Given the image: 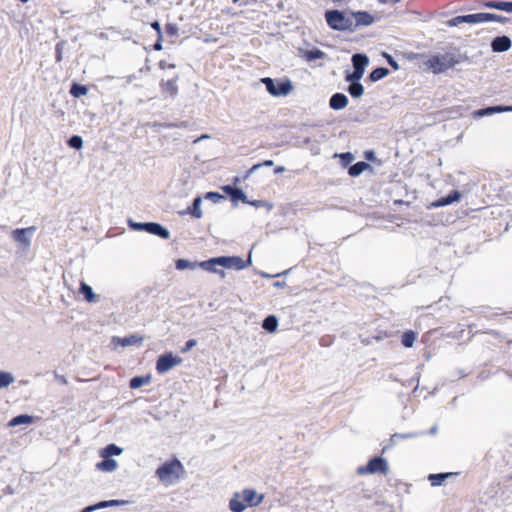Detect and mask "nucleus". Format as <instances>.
Listing matches in <instances>:
<instances>
[{
  "label": "nucleus",
  "mask_w": 512,
  "mask_h": 512,
  "mask_svg": "<svg viewBox=\"0 0 512 512\" xmlns=\"http://www.w3.org/2000/svg\"><path fill=\"white\" fill-rule=\"evenodd\" d=\"M154 50L160 51L162 49V35L158 36L156 42L153 45Z\"/></svg>",
  "instance_id": "obj_57"
},
{
  "label": "nucleus",
  "mask_w": 512,
  "mask_h": 512,
  "mask_svg": "<svg viewBox=\"0 0 512 512\" xmlns=\"http://www.w3.org/2000/svg\"><path fill=\"white\" fill-rule=\"evenodd\" d=\"M273 161L272 160H265L264 162L262 163H258V164H255L253 165L247 172L246 174L244 175V179H247L252 173H254L255 171H257L259 168L263 167V166H267V167H270V166H273Z\"/></svg>",
  "instance_id": "obj_44"
},
{
  "label": "nucleus",
  "mask_w": 512,
  "mask_h": 512,
  "mask_svg": "<svg viewBox=\"0 0 512 512\" xmlns=\"http://www.w3.org/2000/svg\"><path fill=\"white\" fill-rule=\"evenodd\" d=\"M35 231V227L31 226L28 228H18L12 231V238L24 245L29 247L31 244V237Z\"/></svg>",
  "instance_id": "obj_10"
},
{
  "label": "nucleus",
  "mask_w": 512,
  "mask_h": 512,
  "mask_svg": "<svg viewBox=\"0 0 512 512\" xmlns=\"http://www.w3.org/2000/svg\"><path fill=\"white\" fill-rule=\"evenodd\" d=\"M260 82L265 85L267 92L274 97L286 96L293 88L290 80L278 81L270 77H264L260 79Z\"/></svg>",
  "instance_id": "obj_4"
},
{
  "label": "nucleus",
  "mask_w": 512,
  "mask_h": 512,
  "mask_svg": "<svg viewBox=\"0 0 512 512\" xmlns=\"http://www.w3.org/2000/svg\"><path fill=\"white\" fill-rule=\"evenodd\" d=\"M455 475H457V473H451V472L429 474L428 480L430 481V484L432 486L436 487V486L442 485L446 479H448L452 476H455Z\"/></svg>",
  "instance_id": "obj_24"
},
{
  "label": "nucleus",
  "mask_w": 512,
  "mask_h": 512,
  "mask_svg": "<svg viewBox=\"0 0 512 512\" xmlns=\"http://www.w3.org/2000/svg\"><path fill=\"white\" fill-rule=\"evenodd\" d=\"M471 20H472V24L489 22V21L499 22V23H503V24L509 22V18H507L505 16L494 14V13H486V12L471 14Z\"/></svg>",
  "instance_id": "obj_9"
},
{
  "label": "nucleus",
  "mask_w": 512,
  "mask_h": 512,
  "mask_svg": "<svg viewBox=\"0 0 512 512\" xmlns=\"http://www.w3.org/2000/svg\"><path fill=\"white\" fill-rule=\"evenodd\" d=\"M273 286L277 287V288H283L286 286V282L285 281H276L273 283Z\"/></svg>",
  "instance_id": "obj_61"
},
{
  "label": "nucleus",
  "mask_w": 512,
  "mask_h": 512,
  "mask_svg": "<svg viewBox=\"0 0 512 512\" xmlns=\"http://www.w3.org/2000/svg\"><path fill=\"white\" fill-rule=\"evenodd\" d=\"M88 93V88L85 85L73 83L70 88V94L75 98L85 96Z\"/></svg>",
  "instance_id": "obj_39"
},
{
  "label": "nucleus",
  "mask_w": 512,
  "mask_h": 512,
  "mask_svg": "<svg viewBox=\"0 0 512 512\" xmlns=\"http://www.w3.org/2000/svg\"><path fill=\"white\" fill-rule=\"evenodd\" d=\"M462 23L472 24L471 14L456 16L446 22L449 27H456Z\"/></svg>",
  "instance_id": "obj_33"
},
{
  "label": "nucleus",
  "mask_w": 512,
  "mask_h": 512,
  "mask_svg": "<svg viewBox=\"0 0 512 512\" xmlns=\"http://www.w3.org/2000/svg\"><path fill=\"white\" fill-rule=\"evenodd\" d=\"M201 201L202 199L200 196L195 197L192 202V206L189 207L185 213L190 214L191 216L197 219L201 218L203 215L200 209Z\"/></svg>",
  "instance_id": "obj_29"
},
{
  "label": "nucleus",
  "mask_w": 512,
  "mask_h": 512,
  "mask_svg": "<svg viewBox=\"0 0 512 512\" xmlns=\"http://www.w3.org/2000/svg\"><path fill=\"white\" fill-rule=\"evenodd\" d=\"M363 72L359 70H353L352 73L347 72L345 75V80L349 83L360 82V79L363 77Z\"/></svg>",
  "instance_id": "obj_43"
},
{
  "label": "nucleus",
  "mask_w": 512,
  "mask_h": 512,
  "mask_svg": "<svg viewBox=\"0 0 512 512\" xmlns=\"http://www.w3.org/2000/svg\"><path fill=\"white\" fill-rule=\"evenodd\" d=\"M145 232L165 240L170 237L169 230L157 222H146Z\"/></svg>",
  "instance_id": "obj_12"
},
{
  "label": "nucleus",
  "mask_w": 512,
  "mask_h": 512,
  "mask_svg": "<svg viewBox=\"0 0 512 512\" xmlns=\"http://www.w3.org/2000/svg\"><path fill=\"white\" fill-rule=\"evenodd\" d=\"M159 68L160 69H174L175 68V64H172V63H167L165 60H161L159 62Z\"/></svg>",
  "instance_id": "obj_54"
},
{
  "label": "nucleus",
  "mask_w": 512,
  "mask_h": 512,
  "mask_svg": "<svg viewBox=\"0 0 512 512\" xmlns=\"http://www.w3.org/2000/svg\"><path fill=\"white\" fill-rule=\"evenodd\" d=\"M353 69L365 72V68L369 63V58L366 54L356 53L351 58Z\"/></svg>",
  "instance_id": "obj_22"
},
{
  "label": "nucleus",
  "mask_w": 512,
  "mask_h": 512,
  "mask_svg": "<svg viewBox=\"0 0 512 512\" xmlns=\"http://www.w3.org/2000/svg\"><path fill=\"white\" fill-rule=\"evenodd\" d=\"M353 32L358 27L370 26L375 22V17L367 11H351Z\"/></svg>",
  "instance_id": "obj_8"
},
{
  "label": "nucleus",
  "mask_w": 512,
  "mask_h": 512,
  "mask_svg": "<svg viewBox=\"0 0 512 512\" xmlns=\"http://www.w3.org/2000/svg\"><path fill=\"white\" fill-rule=\"evenodd\" d=\"M79 292L83 295L84 299L89 303L94 302L97 298L96 294L93 292L92 287L83 281L80 283Z\"/></svg>",
  "instance_id": "obj_27"
},
{
  "label": "nucleus",
  "mask_w": 512,
  "mask_h": 512,
  "mask_svg": "<svg viewBox=\"0 0 512 512\" xmlns=\"http://www.w3.org/2000/svg\"><path fill=\"white\" fill-rule=\"evenodd\" d=\"M352 14L333 9L325 12V20L329 28L335 31L353 32Z\"/></svg>",
  "instance_id": "obj_1"
},
{
  "label": "nucleus",
  "mask_w": 512,
  "mask_h": 512,
  "mask_svg": "<svg viewBox=\"0 0 512 512\" xmlns=\"http://www.w3.org/2000/svg\"><path fill=\"white\" fill-rule=\"evenodd\" d=\"M98 509H99L98 503H96V504L89 505V506L85 507L81 512H93Z\"/></svg>",
  "instance_id": "obj_58"
},
{
  "label": "nucleus",
  "mask_w": 512,
  "mask_h": 512,
  "mask_svg": "<svg viewBox=\"0 0 512 512\" xmlns=\"http://www.w3.org/2000/svg\"><path fill=\"white\" fill-rule=\"evenodd\" d=\"M205 199L212 201L213 203H219L221 200H225V196L218 192H207Z\"/></svg>",
  "instance_id": "obj_46"
},
{
  "label": "nucleus",
  "mask_w": 512,
  "mask_h": 512,
  "mask_svg": "<svg viewBox=\"0 0 512 512\" xmlns=\"http://www.w3.org/2000/svg\"><path fill=\"white\" fill-rule=\"evenodd\" d=\"M337 156L340 158V163L343 167H347L354 160V155L351 152H344Z\"/></svg>",
  "instance_id": "obj_45"
},
{
  "label": "nucleus",
  "mask_w": 512,
  "mask_h": 512,
  "mask_svg": "<svg viewBox=\"0 0 512 512\" xmlns=\"http://www.w3.org/2000/svg\"><path fill=\"white\" fill-rule=\"evenodd\" d=\"M506 112V109L503 108V105L489 106L482 109H478L473 111L472 116L474 118H482L486 116H491L495 113Z\"/></svg>",
  "instance_id": "obj_20"
},
{
  "label": "nucleus",
  "mask_w": 512,
  "mask_h": 512,
  "mask_svg": "<svg viewBox=\"0 0 512 512\" xmlns=\"http://www.w3.org/2000/svg\"><path fill=\"white\" fill-rule=\"evenodd\" d=\"M179 472H183V465L177 458H174L164 462L155 473L163 483H173L179 478Z\"/></svg>",
  "instance_id": "obj_3"
},
{
  "label": "nucleus",
  "mask_w": 512,
  "mask_h": 512,
  "mask_svg": "<svg viewBox=\"0 0 512 512\" xmlns=\"http://www.w3.org/2000/svg\"><path fill=\"white\" fill-rule=\"evenodd\" d=\"M165 31L170 36H177V34H178V27H177L176 24L168 23L165 26Z\"/></svg>",
  "instance_id": "obj_50"
},
{
  "label": "nucleus",
  "mask_w": 512,
  "mask_h": 512,
  "mask_svg": "<svg viewBox=\"0 0 512 512\" xmlns=\"http://www.w3.org/2000/svg\"><path fill=\"white\" fill-rule=\"evenodd\" d=\"M242 497L245 504H248L249 506L259 505L264 498L263 495H257L256 491L253 489H244L242 492Z\"/></svg>",
  "instance_id": "obj_19"
},
{
  "label": "nucleus",
  "mask_w": 512,
  "mask_h": 512,
  "mask_svg": "<svg viewBox=\"0 0 512 512\" xmlns=\"http://www.w3.org/2000/svg\"><path fill=\"white\" fill-rule=\"evenodd\" d=\"M220 266L226 269L242 270L251 265V254L246 260L240 256H219Z\"/></svg>",
  "instance_id": "obj_7"
},
{
  "label": "nucleus",
  "mask_w": 512,
  "mask_h": 512,
  "mask_svg": "<svg viewBox=\"0 0 512 512\" xmlns=\"http://www.w3.org/2000/svg\"><path fill=\"white\" fill-rule=\"evenodd\" d=\"M123 449L116 444H108L102 451V457L111 458V456H118L122 453Z\"/></svg>",
  "instance_id": "obj_32"
},
{
  "label": "nucleus",
  "mask_w": 512,
  "mask_h": 512,
  "mask_svg": "<svg viewBox=\"0 0 512 512\" xmlns=\"http://www.w3.org/2000/svg\"><path fill=\"white\" fill-rule=\"evenodd\" d=\"M482 6L489 9H496L512 13V2L491 0L483 2Z\"/></svg>",
  "instance_id": "obj_21"
},
{
  "label": "nucleus",
  "mask_w": 512,
  "mask_h": 512,
  "mask_svg": "<svg viewBox=\"0 0 512 512\" xmlns=\"http://www.w3.org/2000/svg\"><path fill=\"white\" fill-rule=\"evenodd\" d=\"M364 157L368 161L377 162L378 164H381L380 160L377 159L375 152L373 150H366L364 152Z\"/></svg>",
  "instance_id": "obj_51"
},
{
  "label": "nucleus",
  "mask_w": 512,
  "mask_h": 512,
  "mask_svg": "<svg viewBox=\"0 0 512 512\" xmlns=\"http://www.w3.org/2000/svg\"><path fill=\"white\" fill-rule=\"evenodd\" d=\"M143 341V338L137 336L135 334L127 336V337H113L112 342L115 345H120L122 347L132 346V345H140Z\"/></svg>",
  "instance_id": "obj_18"
},
{
  "label": "nucleus",
  "mask_w": 512,
  "mask_h": 512,
  "mask_svg": "<svg viewBox=\"0 0 512 512\" xmlns=\"http://www.w3.org/2000/svg\"><path fill=\"white\" fill-rule=\"evenodd\" d=\"M278 319L274 315L267 316L262 322V328L269 333H273L277 330Z\"/></svg>",
  "instance_id": "obj_30"
},
{
  "label": "nucleus",
  "mask_w": 512,
  "mask_h": 512,
  "mask_svg": "<svg viewBox=\"0 0 512 512\" xmlns=\"http://www.w3.org/2000/svg\"><path fill=\"white\" fill-rule=\"evenodd\" d=\"M199 262L197 261H189L187 259H178L175 261V267L178 270L191 269L194 270L198 268Z\"/></svg>",
  "instance_id": "obj_37"
},
{
  "label": "nucleus",
  "mask_w": 512,
  "mask_h": 512,
  "mask_svg": "<svg viewBox=\"0 0 512 512\" xmlns=\"http://www.w3.org/2000/svg\"><path fill=\"white\" fill-rule=\"evenodd\" d=\"M128 226L134 231H145L146 222H135L129 219Z\"/></svg>",
  "instance_id": "obj_47"
},
{
  "label": "nucleus",
  "mask_w": 512,
  "mask_h": 512,
  "mask_svg": "<svg viewBox=\"0 0 512 512\" xmlns=\"http://www.w3.org/2000/svg\"><path fill=\"white\" fill-rule=\"evenodd\" d=\"M96 467L100 471L113 472L117 468V462L108 457H103V460L96 464Z\"/></svg>",
  "instance_id": "obj_25"
},
{
  "label": "nucleus",
  "mask_w": 512,
  "mask_h": 512,
  "mask_svg": "<svg viewBox=\"0 0 512 512\" xmlns=\"http://www.w3.org/2000/svg\"><path fill=\"white\" fill-rule=\"evenodd\" d=\"M389 74V69L386 67H377L369 74V79L372 82H377Z\"/></svg>",
  "instance_id": "obj_34"
},
{
  "label": "nucleus",
  "mask_w": 512,
  "mask_h": 512,
  "mask_svg": "<svg viewBox=\"0 0 512 512\" xmlns=\"http://www.w3.org/2000/svg\"><path fill=\"white\" fill-rule=\"evenodd\" d=\"M229 508L232 512H243L246 508L244 500H240L239 494H235L229 501Z\"/></svg>",
  "instance_id": "obj_28"
},
{
  "label": "nucleus",
  "mask_w": 512,
  "mask_h": 512,
  "mask_svg": "<svg viewBox=\"0 0 512 512\" xmlns=\"http://www.w3.org/2000/svg\"><path fill=\"white\" fill-rule=\"evenodd\" d=\"M67 144L69 147L79 150L83 146V139L79 135H73L67 140Z\"/></svg>",
  "instance_id": "obj_41"
},
{
  "label": "nucleus",
  "mask_w": 512,
  "mask_h": 512,
  "mask_svg": "<svg viewBox=\"0 0 512 512\" xmlns=\"http://www.w3.org/2000/svg\"><path fill=\"white\" fill-rule=\"evenodd\" d=\"M196 344H197V341L195 339H189L185 343V346L181 349V352L186 353V352L190 351L194 346H196Z\"/></svg>",
  "instance_id": "obj_53"
},
{
  "label": "nucleus",
  "mask_w": 512,
  "mask_h": 512,
  "mask_svg": "<svg viewBox=\"0 0 512 512\" xmlns=\"http://www.w3.org/2000/svg\"><path fill=\"white\" fill-rule=\"evenodd\" d=\"M461 198V193L458 190H453L446 196H443L432 203L433 207H444L450 205L454 202L459 201Z\"/></svg>",
  "instance_id": "obj_15"
},
{
  "label": "nucleus",
  "mask_w": 512,
  "mask_h": 512,
  "mask_svg": "<svg viewBox=\"0 0 512 512\" xmlns=\"http://www.w3.org/2000/svg\"><path fill=\"white\" fill-rule=\"evenodd\" d=\"M151 375L135 376L130 379L129 386L131 389H138L144 385H148L151 382Z\"/></svg>",
  "instance_id": "obj_26"
},
{
  "label": "nucleus",
  "mask_w": 512,
  "mask_h": 512,
  "mask_svg": "<svg viewBox=\"0 0 512 512\" xmlns=\"http://www.w3.org/2000/svg\"><path fill=\"white\" fill-rule=\"evenodd\" d=\"M420 433H407V434H400V433H395L394 435H392L391 439L394 440L395 438H403V439H407V438H413V437H417L419 436Z\"/></svg>",
  "instance_id": "obj_52"
},
{
  "label": "nucleus",
  "mask_w": 512,
  "mask_h": 512,
  "mask_svg": "<svg viewBox=\"0 0 512 512\" xmlns=\"http://www.w3.org/2000/svg\"><path fill=\"white\" fill-rule=\"evenodd\" d=\"M182 359L178 356H174L171 352L162 354L156 361V371L159 374H164L171 370L174 366L179 365Z\"/></svg>",
  "instance_id": "obj_6"
},
{
  "label": "nucleus",
  "mask_w": 512,
  "mask_h": 512,
  "mask_svg": "<svg viewBox=\"0 0 512 512\" xmlns=\"http://www.w3.org/2000/svg\"><path fill=\"white\" fill-rule=\"evenodd\" d=\"M33 423V417L28 415V414H20V415H17L15 417H13L8 425L10 427H16V426H19V425H22V424H31Z\"/></svg>",
  "instance_id": "obj_31"
},
{
  "label": "nucleus",
  "mask_w": 512,
  "mask_h": 512,
  "mask_svg": "<svg viewBox=\"0 0 512 512\" xmlns=\"http://www.w3.org/2000/svg\"><path fill=\"white\" fill-rule=\"evenodd\" d=\"M466 375L467 374L464 372V370H462V369L456 370L455 377H457L458 379L464 378Z\"/></svg>",
  "instance_id": "obj_60"
},
{
  "label": "nucleus",
  "mask_w": 512,
  "mask_h": 512,
  "mask_svg": "<svg viewBox=\"0 0 512 512\" xmlns=\"http://www.w3.org/2000/svg\"><path fill=\"white\" fill-rule=\"evenodd\" d=\"M128 502L125 500H105L98 502L99 509L108 508V507H114V506H121L125 505Z\"/></svg>",
  "instance_id": "obj_42"
},
{
  "label": "nucleus",
  "mask_w": 512,
  "mask_h": 512,
  "mask_svg": "<svg viewBox=\"0 0 512 512\" xmlns=\"http://www.w3.org/2000/svg\"><path fill=\"white\" fill-rule=\"evenodd\" d=\"M348 104V98L345 94L337 92L334 93L329 99V106L333 110L344 109Z\"/></svg>",
  "instance_id": "obj_17"
},
{
  "label": "nucleus",
  "mask_w": 512,
  "mask_h": 512,
  "mask_svg": "<svg viewBox=\"0 0 512 512\" xmlns=\"http://www.w3.org/2000/svg\"><path fill=\"white\" fill-rule=\"evenodd\" d=\"M288 272H289V270H286V271H284V272H282V273H278V274H276V275H270V274H268V273H261V275H262L263 277H265V278H271V277H274V276H277V277H278V276H281V275H285V274H287Z\"/></svg>",
  "instance_id": "obj_59"
},
{
  "label": "nucleus",
  "mask_w": 512,
  "mask_h": 512,
  "mask_svg": "<svg viewBox=\"0 0 512 512\" xmlns=\"http://www.w3.org/2000/svg\"><path fill=\"white\" fill-rule=\"evenodd\" d=\"M151 27L157 32L158 36L162 35L161 25L158 21L152 22Z\"/></svg>",
  "instance_id": "obj_56"
},
{
  "label": "nucleus",
  "mask_w": 512,
  "mask_h": 512,
  "mask_svg": "<svg viewBox=\"0 0 512 512\" xmlns=\"http://www.w3.org/2000/svg\"><path fill=\"white\" fill-rule=\"evenodd\" d=\"M366 170L372 171L373 168L370 164H368L364 161H359V162L349 166L348 174L351 177H358Z\"/></svg>",
  "instance_id": "obj_23"
},
{
  "label": "nucleus",
  "mask_w": 512,
  "mask_h": 512,
  "mask_svg": "<svg viewBox=\"0 0 512 512\" xmlns=\"http://www.w3.org/2000/svg\"><path fill=\"white\" fill-rule=\"evenodd\" d=\"M460 62V56L454 53H445L431 56L425 64L434 74H440Z\"/></svg>",
  "instance_id": "obj_2"
},
{
  "label": "nucleus",
  "mask_w": 512,
  "mask_h": 512,
  "mask_svg": "<svg viewBox=\"0 0 512 512\" xmlns=\"http://www.w3.org/2000/svg\"><path fill=\"white\" fill-rule=\"evenodd\" d=\"M217 266H220V259L219 257H213L205 261L199 262V268L211 272L219 274L222 278L225 277V272L222 269H217Z\"/></svg>",
  "instance_id": "obj_13"
},
{
  "label": "nucleus",
  "mask_w": 512,
  "mask_h": 512,
  "mask_svg": "<svg viewBox=\"0 0 512 512\" xmlns=\"http://www.w3.org/2000/svg\"><path fill=\"white\" fill-rule=\"evenodd\" d=\"M437 431V427L436 426H433L431 429H430V433L431 434H435Z\"/></svg>",
  "instance_id": "obj_64"
},
{
  "label": "nucleus",
  "mask_w": 512,
  "mask_h": 512,
  "mask_svg": "<svg viewBox=\"0 0 512 512\" xmlns=\"http://www.w3.org/2000/svg\"><path fill=\"white\" fill-rule=\"evenodd\" d=\"M177 80H178L177 75L167 81L161 80V82H160L161 92L164 94H169L171 97H175L178 94Z\"/></svg>",
  "instance_id": "obj_16"
},
{
  "label": "nucleus",
  "mask_w": 512,
  "mask_h": 512,
  "mask_svg": "<svg viewBox=\"0 0 512 512\" xmlns=\"http://www.w3.org/2000/svg\"><path fill=\"white\" fill-rule=\"evenodd\" d=\"M62 60V44L58 43L56 45V61L60 62Z\"/></svg>",
  "instance_id": "obj_55"
},
{
  "label": "nucleus",
  "mask_w": 512,
  "mask_h": 512,
  "mask_svg": "<svg viewBox=\"0 0 512 512\" xmlns=\"http://www.w3.org/2000/svg\"><path fill=\"white\" fill-rule=\"evenodd\" d=\"M14 382V377L9 372L0 371V389L8 387Z\"/></svg>",
  "instance_id": "obj_40"
},
{
  "label": "nucleus",
  "mask_w": 512,
  "mask_h": 512,
  "mask_svg": "<svg viewBox=\"0 0 512 512\" xmlns=\"http://www.w3.org/2000/svg\"><path fill=\"white\" fill-rule=\"evenodd\" d=\"M304 57L307 61H315L317 59L325 58L326 54L318 48H313L310 50H306L304 53Z\"/></svg>",
  "instance_id": "obj_36"
},
{
  "label": "nucleus",
  "mask_w": 512,
  "mask_h": 512,
  "mask_svg": "<svg viewBox=\"0 0 512 512\" xmlns=\"http://www.w3.org/2000/svg\"><path fill=\"white\" fill-rule=\"evenodd\" d=\"M490 46L494 53H502L508 51L511 48L512 41L506 35L496 36L491 40Z\"/></svg>",
  "instance_id": "obj_11"
},
{
  "label": "nucleus",
  "mask_w": 512,
  "mask_h": 512,
  "mask_svg": "<svg viewBox=\"0 0 512 512\" xmlns=\"http://www.w3.org/2000/svg\"><path fill=\"white\" fill-rule=\"evenodd\" d=\"M59 380H60V382H61V383H63V384H66V383H67V380H66V378H65L64 376H60V377H59Z\"/></svg>",
  "instance_id": "obj_63"
},
{
  "label": "nucleus",
  "mask_w": 512,
  "mask_h": 512,
  "mask_svg": "<svg viewBox=\"0 0 512 512\" xmlns=\"http://www.w3.org/2000/svg\"><path fill=\"white\" fill-rule=\"evenodd\" d=\"M247 204H250V205L255 206V207H267L269 210L272 209V204H270V203H268L267 201H264V200H255V201H249L248 200Z\"/></svg>",
  "instance_id": "obj_49"
},
{
  "label": "nucleus",
  "mask_w": 512,
  "mask_h": 512,
  "mask_svg": "<svg viewBox=\"0 0 512 512\" xmlns=\"http://www.w3.org/2000/svg\"><path fill=\"white\" fill-rule=\"evenodd\" d=\"M348 93L353 98H359L364 93V87L360 82L350 83L348 86Z\"/></svg>",
  "instance_id": "obj_38"
},
{
  "label": "nucleus",
  "mask_w": 512,
  "mask_h": 512,
  "mask_svg": "<svg viewBox=\"0 0 512 512\" xmlns=\"http://www.w3.org/2000/svg\"><path fill=\"white\" fill-rule=\"evenodd\" d=\"M222 189L226 194L229 195L232 202L237 203L238 201H242L243 203H248L247 196L242 189L231 185H225Z\"/></svg>",
  "instance_id": "obj_14"
},
{
  "label": "nucleus",
  "mask_w": 512,
  "mask_h": 512,
  "mask_svg": "<svg viewBox=\"0 0 512 512\" xmlns=\"http://www.w3.org/2000/svg\"><path fill=\"white\" fill-rule=\"evenodd\" d=\"M285 171V168L283 166H278L275 168L274 173L279 174Z\"/></svg>",
  "instance_id": "obj_62"
},
{
  "label": "nucleus",
  "mask_w": 512,
  "mask_h": 512,
  "mask_svg": "<svg viewBox=\"0 0 512 512\" xmlns=\"http://www.w3.org/2000/svg\"><path fill=\"white\" fill-rule=\"evenodd\" d=\"M389 471L388 463L386 459L380 456L373 457L370 459L366 466L359 467L358 473H370V474H376L381 473L386 475Z\"/></svg>",
  "instance_id": "obj_5"
},
{
  "label": "nucleus",
  "mask_w": 512,
  "mask_h": 512,
  "mask_svg": "<svg viewBox=\"0 0 512 512\" xmlns=\"http://www.w3.org/2000/svg\"><path fill=\"white\" fill-rule=\"evenodd\" d=\"M384 58L388 62V64L393 68V70H399L398 62L388 53H383Z\"/></svg>",
  "instance_id": "obj_48"
},
{
  "label": "nucleus",
  "mask_w": 512,
  "mask_h": 512,
  "mask_svg": "<svg viewBox=\"0 0 512 512\" xmlns=\"http://www.w3.org/2000/svg\"><path fill=\"white\" fill-rule=\"evenodd\" d=\"M416 338H417V333H415L412 330H408L403 333V335L401 337V343L404 347L410 348L413 346Z\"/></svg>",
  "instance_id": "obj_35"
}]
</instances>
